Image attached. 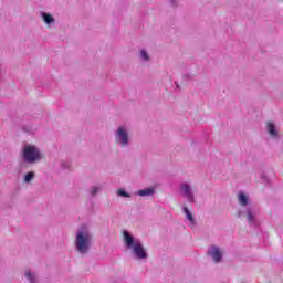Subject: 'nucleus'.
<instances>
[{"instance_id":"1","label":"nucleus","mask_w":283,"mask_h":283,"mask_svg":"<svg viewBox=\"0 0 283 283\" xmlns=\"http://www.w3.org/2000/svg\"><path fill=\"white\" fill-rule=\"evenodd\" d=\"M123 240L125 249L133 251L137 260H147V250H145L140 239H136L134 235H132V232L123 230Z\"/></svg>"},{"instance_id":"2","label":"nucleus","mask_w":283,"mask_h":283,"mask_svg":"<svg viewBox=\"0 0 283 283\" xmlns=\"http://www.w3.org/2000/svg\"><path fill=\"white\" fill-rule=\"evenodd\" d=\"M94 237L87 226H82L75 233V249L82 255H86L90 253V249H92V242Z\"/></svg>"},{"instance_id":"3","label":"nucleus","mask_w":283,"mask_h":283,"mask_svg":"<svg viewBox=\"0 0 283 283\" xmlns=\"http://www.w3.org/2000/svg\"><path fill=\"white\" fill-rule=\"evenodd\" d=\"M239 205L244 208V210H239L237 218H242L247 216L249 224H255V206L249 202V197L244 192L239 193Z\"/></svg>"},{"instance_id":"4","label":"nucleus","mask_w":283,"mask_h":283,"mask_svg":"<svg viewBox=\"0 0 283 283\" xmlns=\"http://www.w3.org/2000/svg\"><path fill=\"white\" fill-rule=\"evenodd\" d=\"M43 156L41 155V150L34 145H25L22 150V159L27 165H36V163L41 161Z\"/></svg>"},{"instance_id":"5","label":"nucleus","mask_w":283,"mask_h":283,"mask_svg":"<svg viewBox=\"0 0 283 283\" xmlns=\"http://www.w3.org/2000/svg\"><path fill=\"white\" fill-rule=\"evenodd\" d=\"M115 143L119 145V147L125 148L129 147L132 143V138L129 137V130L125 126H119L114 133Z\"/></svg>"},{"instance_id":"6","label":"nucleus","mask_w":283,"mask_h":283,"mask_svg":"<svg viewBox=\"0 0 283 283\" xmlns=\"http://www.w3.org/2000/svg\"><path fill=\"white\" fill-rule=\"evenodd\" d=\"M208 258H212L216 264H220L222 262V256L224 252L218 245H210L207 251Z\"/></svg>"},{"instance_id":"7","label":"nucleus","mask_w":283,"mask_h":283,"mask_svg":"<svg viewBox=\"0 0 283 283\" xmlns=\"http://www.w3.org/2000/svg\"><path fill=\"white\" fill-rule=\"evenodd\" d=\"M180 191H181L182 196L188 200V202H190L191 205H193L196 202V195L193 193V190L191 189V185L181 184Z\"/></svg>"},{"instance_id":"8","label":"nucleus","mask_w":283,"mask_h":283,"mask_svg":"<svg viewBox=\"0 0 283 283\" xmlns=\"http://www.w3.org/2000/svg\"><path fill=\"white\" fill-rule=\"evenodd\" d=\"M154 193H156V189L151 187L137 191V196H140L142 198H147V196H154Z\"/></svg>"},{"instance_id":"9","label":"nucleus","mask_w":283,"mask_h":283,"mask_svg":"<svg viewBox=\"0 0 283 283\" xmlns=\"http://www.w3.org/2000/svg\"><path fill=\"white\" fill-rule=\"evenodd\" d=\"M268 133L270 134V136H272V138H279L280 134L277 133V128L275 127V124L273 123H268Z\"/></svg>"},{"instance_id":"10","label":"nucleus","mask_w":283,"mask_h":283,"mask_svg":"<svg viewBox=\"0 0 283 283\" xmlns=\"http://www.w3.org/2000/svg\"><path fill=\"white\" fill-rule=\"evenodd\" d=\"M182 211L186 214V220H188V222H190V224L196 226V219L193 218L191 210H189V208H187V206H184Z\"/></svg>"},{"instance_id":"11","label":"nucleus","mask_w":283,"mask_h":283,"mask_svg":"<svg viewBox=\"0 0 283 283\" xmlns=\"http://www.w3.org/2000/svg\"><path fill=\"white\" fill-rule=\"evenodd\" d=\"M40 15L46 25H52V23H54V17H52V14L42 11L40 12Z\"/></svg>"},{"instance_id":"12","label":"nucleus","mask_w":283,"mask_h":283,"mask_svg":"<svg viewBox=\"0 0 283 283\" xmlns=\"http://www.w3.org/2000/svg\"><path fill=\"white\" fill-rule=\"evenodd\" d=\"M24 277L28 280L29 283H39V279L36 274L32 273V271L24 272Z\"/></svg>"},{"instance_id":"13","label":"nucleus","mask_w":283,"mask_h":283,"mask_svg":"<svg viewBox=\"0 0 283 283\" xmlns=\"http://www.w3.org/2000/svg\"><path fill=\"white\" fill-rule=\"evenodd\" d=\"M36 174H34V171H29L24 175V182L29 184L32 182V180H34Z\"/></svg>"},{"instance_id":"14","label":"nucleus","mask_w":283,"mask_h":283,"mask_svg":"<svg viewBox=\"0 0 283 283\" xmlns=\"http://www.w3.org/2000/svg\"><path fill=\"white\" fill-rule=\"evenodd\" d=\"M117 196L119 198H132V195L129 192L125 191V188H119L117 190Z\"/></svg>"},{"instance_id":"15","label":"nucleus","mask_w":283,"mask_h":283,"mask_svg":"<svg viewBox=\"0 0 283 283\" xmlns=\"http://www.w3.org/2000/svg\"><path fill=\"white\" fill-rule=\"evenodd\" d=\"M21 129L25 134H34V127L32 125H22Z\"/></svg>"},{"instance_id":"16","label":"nucleus","mask_w":283,"mask_h":283,"mask_svg":"<svg viewBox=\"0 0 283 283\" xmlns=\"http://www.w3.org/2000/svg\"><path fill=\"white\" fill-rule=\"evenodd\" d=\"M101 191V186H93L90 190L91 196H96Z\"/></svg>"},{"instance_id":"17","label":"nucleus","mask_w":283,"mask_h":283,"mask_svg":"<svg viewBox=\"0 0 283 283\" xmlns=\"http://www.w3.org/2000/svg\"><path fill=\"white\" fill-rule=\"evenodd\" d=\"M140 57L143 61H149V54L145 50L140 51Z\"/></svg>"},{"instance_id":"18","label":"nucleus","mask_w":283,"mask_h":283,"mask_svg":"<svg viewBox=\"0 0 283 283\" xmlns=\"http://www.w3.org/2000/svg\"><path fill=\"white\" fill-rule=\"evenodd\" d=\"M182 78H184V81H190L191 74L190 73H184Z\"/></svg>"},{"instance_id":"19","label":"nucleus","mask_w":283,"mask_h":283,"mask_svg":"<svg viewBox=\"0 0 283 283\" xmlns=\"http://www.w3.org/2000/svg\"><path fill=\"white\" fill-rule=\"evenodd\" d=\"M169 3L172 8H178V0H169Z\"/></svg>"},{"instance_id":"20","label":"nucleus","mask_w":283,"mask_h":283,"mask_svg":"<svg viewBox=\"0 0 283 283\" xmlns=\"http://www.w3.org/2000/svg\"><path fill=\"white\" fill-rule=\"evenodd\" d=\"M261 180H263V182H266V185H269V177H266L265 174L261 175Z\"/></svg>"},{"instance_id":"21","label":"nucleus","mask_w":283,"mask_h":283,"mask_svg":"<svg viewBox=\"0 0 283 283\" xmlns=\"http://www.w3.org/2000/svg\"><path fill=\"white\" fill-rule=\"evenodd\" d=\"M175 85L178 90H180V84H178L177 82H175Z\"/></svg>"}]
</instances>
